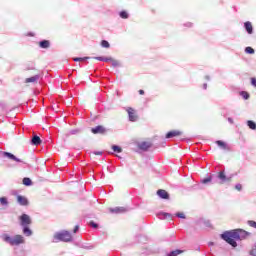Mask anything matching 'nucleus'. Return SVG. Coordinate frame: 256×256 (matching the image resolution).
<instances>
[{
    "instance_id": "nucleus-1",
    "label": "nucleus",
    "mask_w": 256,
    "mask_h": 256,
    "mask_svg": "<svg viewBox=\"0 0 256 256\" xmlns=\"http://www.w3.org/2000/svg\"><path fill=\"white\" fill-rule=\"evenodd\" d=\"M249 233L245 230L237 229L232 231L224 232L221 237L226 243H229L232 247H237L236 241L246 239Z\"/></svg>"
},
{
    "instance_id": "nucleus-2",
    "label": "nucleus",
    "mask_w": 256,
    "mask_h": 256,
    "mask_svg": "<svg viewBox=\"0 0 256 256\" xmlns=\"http://www.w3.org/2000/svg\"><path fill=\"white\" fill-rule=\"evenodd\" d=\"M2 239L5 241V243H9V245H21L22 243H25V238H23L22 235H15L11 237L7 234H4Z\"/></svg>"
},
{
    "instance_id": "nucleus-3",
    "label": "nucleus",
    "mask_w": 256,
    "mask_h": 256,
    "mask_svg": "<svg viewBox=\"0 0 256 256\" xmlns=\"http://www.w3.org/2000/svg\"><path fill=\"white\" fill-rule=\"evenodd\" d=\"M71 239H73V236H71V233H69V231L58 232L54 235V242L64 241L66 243H69Z\"/></svg>"
},
{
    "instance_id": "nucleus-4",
    "label": "nucleus",
    "mask_w": 256,
    "mask_h": 256,
    "mask_svg": "<svg viewBox=\"0 0 256 256\" xmlns=\"http://www.w3.org/2000/svg\"><path fill=\"white\" fill-rule=\"evenodd\" d=\"M20 223L22 227H29L31 225V217L27 214H22L20 216Z\"/></svg>"
},
{
    "instance_id": "nucleus-5",
    "label": "nucleus",
    "mask_w": 256,
    "mask_h": 256,
    "mask_svg": "<svg viewBox=\"0 0 256 256\" xmlns=\"http://www.w3.org/2000/svg\"><path fill=\"white\" fill-rule=\"evenodd\" d=\"M126 111L128 113L129 121H132V122L137 121L138 117H137V113L135 112V109L127 108Z\"/></svg>"
},
{
    "instance_id": "nucleus-6",
    "label": "nucleus",
    "mask_w": 256,
    "mask_h": 256,
    "mask_svg": "<svg viewBox=\"0 0 256 256\" xmlns=\"http://www.w3.org/2000/svg\"><path fill=\"white\" fill-rule=\"evenodd\" d=\"M3 157H8V159H11L12 161H16V163H21V159L17 158L15 155L9 153V152H3Z\"/></svg>"
},
{
    "instance_id": "nucleus-7",
    "label": "nucleus",
    "mask_w": 256,
    "mask_h": 256,
    "mask_svg": "<svg viewBox=\"0 0 256 256\" xmlns=\"http://www.w3.org/2000/svg\"><path fill=\"white\" fill-rule=\"evenodd\" d=\"M17 201H18L19 205H22L24 207L29 205V200H27V198L25 196L18 195Z\"/></svg>"
},
{
    "instance_id": "nucleus-8",
    "label": "nucleus",
    "mask_w": 256,
    "mask_h": 256,
    "mask_svg": "<svg viewBox=\"0 0 256 256\" xmlns=\"http://www.w3.org/2000/svg\"><path fill=\"white\" fill-rule=\"evenodd\" d=\"M157 195L160 199H169V193L163 189L158 190Z\"/></svg>"
},
{
    "instance_id": "nucleus-9",
    "label": "nucleus",
    "mask_w": 256,
    "mask_h": 256,
    "mask_svg": "<svg viewBox=\"0 0 256 256\" xmlns=\"http://www.w3.org/2000/svg\"><path fill=\"white\" fill-rule=\"evenodd\" d=\"M92 133H94V135H97V134H103L105 133V127L103 126H96L95 128H92Z\"/></svg>"
},
{
    "instance_id": "nucleus-10",
    "label": "nucleus",
    "mask_w": 256,
    "mask_h": 256,
    "mask_svg": "<svg viewBox=\"0 0 256 256\" xmlns=\"http://www.w3.org/2000/svg\"><path fill=\"white\" fill-rule=\"evenodd\" d=\"M40 76L35 75L30 78H26L25 83H37L39 81Z\"/></svg>"
},
{
    "instance_id": "nucleus-11",
    "label": "nucleus",
    "mask_w": 256,
    "mask_h": 256,
    "mask_svg": "<svg viewBox=\"0 0 256 256\" xmlns=\"http://www.w3.org/2000/svg\"><path fill=\"white\" fill-rule=\"evenodd\" d=\"M151 147V143L149 142H142L139 144V149H141L142 151H147V149H149Z\"/></svg>"
},
{
    "instance_id": "nucleus-12",
    "label": "nucleus",
    "mask_w": 256,
    "mask_h": 256,
    "mask_svg": "<svg viewBox=\"0 0 256 256\" xmlns=\"http://www.w3.org/2000/svg\"><path fill=\"white\" fill-rule=\"evenodd\" d=\"M181 135V132L179 131H171L166 134V139H171L172 137H177Z\"/></svg>"
},
{
    "instance_id": "nucleus-13",
    "label": "nucleus",
    "mask_w": 256,
    "mask_h": 256,
    "mask_svg": "<svg viewBox=\"0 0 256 256\" xmlns=\"http://www.w3.org/2000/svg\"><path fill=\"white\" fill-rule=\"evenodd\" d=\"M218 179L222 181V183H225V181H229V178L225 175V171H220L218 174Z\"/></svg>"
},
{
    "instance_id": "nucleus-14",
    "label": "nucleus",
    "mask_w": 256,
    "mask_h": 256,
    "mask_svg": "<svg viewBox=\"0 0 256 256\" xmlns=\"http://www.w3.org/2000/svg\"><path fill=\"white\" fill-rule=\"evenodd\" d=\"M244 27H245L247 33H249V35H251V33H253V25L251 24V22H245Z\"/></svg>"
},
{
    "instance_id": "nucleus-15",
    "label": "nucleus",
    "mask_w": 256,
    "mask_h": 256,
    "mask_svg": "<svg viewBox=\"0 0 256 256\" xmlns=\"http://www.w3.org/2000/svg\"><path fill=\"white\" fill-rule=\"evenodd\" d=\"M31 143L36 146L41 145V138L37 135H34L31 139Z\"/></svg>"
},
{
    "instance_id": "nucleus-16",
    "label": "nucleus",
    "mask_w": 256,
    "mask_h": 256,
    "mask_svg": "<svg viewBox=\"0 0 256 256\" xmlns=\"http://www.w3.org/2000/svg\"><path fill=\"white\" fill-rule=\"evenodd\" d=\"M110 213H125V208L123 207H116V208H110Z\"/></svg>"
},
{
    "instance_id": "nucleus-17",
    "label": "nucleus",
    "mask_w": 256,
    "mask_h": 256,
    "mask_svg": "<svg viewBox=\"0 0 256 256\" xmlns=\"http://www.w3.org/2000/svg\"><path fill=\"white\" fill-rule=\"evenodd\" d=\"M23 233L26 235V237H31V235H33V232L31 229H29V226H23Z\"/></svg>"
},
{
    "instance_id": "nucleus-18",
    "label": "nucleus",
    "mask_w": 256,
    "mask_h": 256,
    "mask_svg": "<svg viewBox=\"0 0 256 256\" xmlns=\"http://www.w3.org/2000/svg\"><path fill=\"white\" fill-rule=\"evenodd\" d=\"M216 144L218 147H221V149H229V146H227V144L221 140L216 141Z\"/></svg>"
},
{
    "instance_id": "nucleus-19",
    "label": "nucleus",
    "mask_w": 256,
    "mask_h": 256,
    "mask_svg": "<svg viewBox=\"0 0 256 256\" xmlns=\"http://www.w3.org/2000/svg\"><path fill=\"white\" fill-rule=\"evenodd\" d=\"M97 61H104V63H109V61H111V57H103V56H99L95 58Z\"/></svg>"
},
{
    "instance_id": "nucleus-20",
    "label": "nucleus",
    "mask_w": 256,
    "mask_h": 256,
    "mask_svg": "<svg viewBox=\"0 0 256 256\" xmlns=\"http://www.w3.org/2000/svg\"><path fill=\"white\" fill-rule=\"evenodd\" d=\"M40 47H41L42 49H48V47H49V41H48V40L41 41V42H40Z\"/></svg>"
},
{
    "instance_id": "nucleus-21",
    "label": "nucleus",
    "mask_w": 256,
    "mask_h": 256,
    "mask_svg": "<svg viewBox=\"0 0 256 256\" xmlns=\"http://www.w3.org/2000/svg\"><path fill=\"white\" fill-rule=\"evenodd\" d=\"M23 185H26V187H29L31 185H33V181L30 180V178H24L23 179Z\"/></svg>"
},
{
    "instance_id": "nucleus-22",
    "label": "nucleus",
    "mask_w": 256,
    "mask_h": 256,
    "mask_svg": "<svg viewBox=\"0 0 256 256\" xmlns=\"http://www.w3.org/2000/svg\"><path fill=\"white\" fill-rule=\"evenodd\" d=\"M247 125H248V127H249L250 129H252V130H255V129H256V123L253 122V121H251V120H248V121H247Z\"/></svg>"
},
{
    "instance_id": "nucleus-23",
    "label": "nucleus",
    "mask_w": 256,
    "mask_h": 256,
    "mask_svg": "<svg viewBox=\"0 0 256 256\" xmlns=\"http://www.w3.org/2000/svg\"><path fill=\"white\" fill-rule=\"evenodd\" d=\"M108 63H111L112 67H119V61L113 58H111V60H109Z\"/></svg>"
},
{
    "instance_id": "nucleus-24",
    "label": "nucleus",
    "mask_w": 256,
    "mask_h": 256,
    "mask_svg": "<svg viewBox=\"0 0 256 256\" xmlns=\"http://www.w3.org/2000/svg\"><path fill=\"white\" fill-rule=\"evenodd\" d=\"M181 253H183V251H181V250H174V251L170 252L168 254V256H177V255H181Z\"/></svg>"
},
{
    "instance_id": "nucleus-25",
    "label": "nucleus",
    "mask_w": 256,
    "mask_h": 256,
    "mask_svg": "<svg viewBox=\"0 0 256 256\" xmlns=\"http://www.w3.org/2000/svg\"><path fill=\"white\" fill-rule=\"evenodd\" d=\"M112 149H113V151H114L115 153H121V151H123V150L121 149V147H119V146H117V145H113V146H112Z\"/></svg>"
},
{
    "instance_id": "nucleus-26",
    "label": "nucleus",
    "mask_w": 256,
    "mask_h": 256,
    "mask_svg": "<svg viewBox=\"0 0 256 256\" xmlns=\"http://www.w3.org/2000/svg\"><path fill=\"white\" fill-rule=\"evenodd\" d=\"M120 17L122 19H128L129 18V14L126 11H122V12H120Z\"/></svg>"
},
{
    "instance_id": "nucleus-27",
    "label": "nucleus",
    "mask_w": 256,
    "mask_h": 256,
    "mask_svg": "<svg viewBox=\"0 0 256 256\" xmlns=\"http://www.w3.org/2000/svg\"><path fill=\"white\" fill-rule=\"evenodd\" d=\"M101 46L104 47L105 49H109L110 45L109 43L107 42V40H103L101 42Z\"/></svg>"
},
{
    "instance_id": "nucleus-28",
    "label": "nucleus",
    "mask_w": 256,
    "mask_h": 256,
    "mask_svg": "<svg viewBox=\"0 0 256 256\" xmlns=\"http://www.w3.org/2000/svg\"><path fill=\"white\" fill-rule=\"evenodd\" d=\"M245 51H246V53H249L250 55L255 53V50L251 47H246Z\"/></svg>"
},
{
    "instance_id": "nucleus-29",
    "label": "nucleus",
    "mask_w": 256,
    "mask_h": 256,
    "mask_svg": "<svg viewBox=\"0 0 256 256\" xmlns=\"http://www.w3.org/2000/svg\"><path fill=\"white\" fill-rule=\"evenodd\" d=\"M176 217H178L179 219H185V214L183 212H178L176 214Z\"/></svg>"
},
{
    "instance_id": "nucleus-30",
    "label": "nucleus",
    "mask_w": 256,
    "mask_h": 256,
    "mask_svg": "<svg viewBox=\"0 0 256 256\" xmlns=\"http://www.w3.org/2000/svg\"><path fill=\"white\" fill-rule=\"evenodd\" d=\"M0 203H1V205H7V198H5V197H2V198H0Z\"/></svg>"
},
{
    "instance_id": "nucleus-31",
    "label": "nucleus",
    "mask_w": 256,
    "mask_h": 256,
    "mask_svg": "<svg viewBox=\"0 0 256 256\" xmlns=\"http://www.w3.org/2000/svg\"><path fill=\"white\" fill-rule=\"evenodd\" d=\"M202 183H203L204 185L207 184V183H211V177L204 178V179L202 180Z\"/></svg>"
},
{
    "instance_id": "nucleus-32",
    "label": "nucleus",
    "mask_w": 256,
    "mask_h": 256,
    "mask_svg": "<svg viewBox=\"0 0 256 256\" xmlns=\"http://www.w3.org/2000/svg\"><path fill=\"white\" fill-rule=\"evenodd\" d=\"M241 95L244 99H249V93L243 91L241 92Z\"/></svg>"
},
{
    "instance_id": "nucleus-33",
    "label": "nucleus",
    "mask_w": 256,
    "mask_h": 256,
    "mask_svg": "<svg viewBox=\"0 0 256 256\" xmlns=\"http://www.w3.org/2000/svg\"><path fill=\"white\" fill-rule=\"evenodd\" d=\"M248 224L250 225V227H254V229H256V222L255 221H249Z\"/></svg>"
},
{
    "instance_id": "nucleus-34",
    "label": "nucleus",
    "mask_w": 256,
    "mask_h": 256,
    "mask_svg": "<svg viewBox=\"0 0 256 256\" xmlns=\"http://www.w3.org/2000/svg\"><path fill=\"white\" fill-rule=\"evenodd\" d=\"M90 227H93V229H97L98 225H97V223L91 221L90 222Z\"/></svg>"
},
{
    "instance_id": "nucleus-35",
    "label": "nucleus",
    "mask_w": 256,
    "mask_h": 256,
    "mask_svg": "<svg viewBox=\"0 0 256 256\" xmlns=\"http://www.w3.org/2000/svg\"><path fill=\"white\" fill-rule=\"evenodd\" d=\"M235 189H237V191H241V189H242L241 184H237V185L235 186Z\"/></svg>"
},
{
    "instance_id": "nucleus-36",
    "label": "nucleus",
    "mask_w": 256,
    "mask_h": 256,
    "mask_svg": "<svg viewBox=\"0 0 256 256\" xmlns=\"http://www.w3.org/2000/svg\"><path fill=\"white\" fill-rule=\"evenodd\" d=\"M251 83H252V85H253L254 87H256V79H255V78H252V79H251Z\"/></svg>"
},
{
    "instance_id": "nucleus-37",
    "label": "nucleus",
    "mask_w": 256,
    "mask_h": 256,
    "mask_svg": "<svg viewBox=\"0 0 256 256\" xmlns=\"http://www.w3.org/2000/svg\"><path fill=\"white\" fill-rule=\"evenodd\" d=\"M79 231V226H75L74 233H77Z\"/></svg>"
},
{
    "instance_id": "nucleus-38",
    "label": "nucleus",
    "mask_w": 256,
    "mask_h": 256,
    "mask_svg": "<svg viewBox=\"0 0 256 256\" xmlns=\"http://www.w3.org/2000/svg\"><path fill=\"white\" fill-rule=\"evenodd\" d=\"M74 61H83V58H74Z\"/></svg>"
},
{
    "instance_id": "nucleus-39",
    "label": "nucleus",
    "mask_w": 256,
    "mask_h": 256,
    "mask_svg": "<svg viewBox=\"0 0 256 256\" xmlns=\"http://www.w3.org/2000/svg\"><path fill=\"white\" fill-rule=\"evenodd\" d=\"M139 94H140V95H145V91L139 90Z\"/></svg>"
},
{
    "instance_id": "nucleus-40",
    "label": "nucleus",
    "mask_w": 256,
    "mask_h": 256,
    "mask_svg": "<svg viewBox=\"0 0 256 256\" xmlns=\"http://www.w3.org/2000/svg\"><path fill=\"white\" fill-rule=\"evenodd\" d=\"M229 123L233 124V118H228Z\"/></svg>"
},
{
    "instance_id": "nucleus-41",
    "label": "nucleus",
    "mask_w": 256,
    "mask_h": 256,
    "mask_svg": "<svg viewBox=\"0 0 256 256\" xmlns=\"http://www.w3.org/2000/svg\"><path fill=\"white\" fill-rule=\"evenodd\" d=\"M203 87H204V89H207V84H204Z\"/></svg>"
},
{
    "instance_id": "nucleus-42",
    "label": "nucleus",
    "mask_w": 256,
    "mask_h": 256,
    "mask_svg": "<svg viewBox=\"0 0 256 256\" xmlns=\"http://www.w3.org/2000/svg\"><path fill=\"white\" fill-rule=\"evenodd\" d=\"M187 25H188V27H191V26H192V24H191V23H188Z\"/></svg>"
},
{
    "instance_id": "nucleus-43",
    "label": "nucleus",
    "mask_w": 256,
    "mask_h": 256,
    "mask_svg": "<svg viewBox=\"0 0 256 256\" xmlns=\"http://www.w3.org/2000/svg\"><path fill=\"white\" fill-rule=\"evenodd\" d=\"M72 134L75 135V131H72Z\"/></svg>"
}]
</instances>
